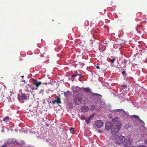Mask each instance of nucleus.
<instances>
[{"label":"nucleus","mask_w":147,"mask_h":147,"mask_svg":"<svg viewBox=\"0 0 147 147\" xmlns=\"http://www.w3.org/2000/svg\"><path fill=\"white\" fill-rule=\"evenodd\" d=\"M121 125L120 123L116 122L113 123L112 127L111 128V132L113 135H117L121 127Z\"/></svg>","instance_id":"1"},{"label":"nucleus","mask_w":147,"mask_h":147,"mask_svg":"<svg viewBox=\"0 0 147 147\" xmlns=\"http://www.w3.org/2000/svg\"><path fill=\"white\" fill-rule=\"evenodd\" d=\"M83 99L82 96H80L79 94L74 96L73 101L74 103L76 105H79L81 103Z\"/></svg>","instance_id":"2"},{"label":"nucleus","mask_w":147,"mask_h":147,"mask_svg":"<svg viewBox=\"0 0 147 147\" xmlns=\"http://www.w3.org/2000/svg\"><path fill=\"white\" fill-rule=\"evenodd\" d=\"M115 137L116 138L115 140V144H121L122 143L123 144V141L125 138V136H118L117 135L115 136Z\"/></svg>","instance_id":"3"},{"label":"nucleus","mask_w":147,"mask_h":147,"mask_svg":"<svg viewBox=\"0 0 147 147\" xmlns=\"http://www.w3.org/2000/svg\"><path fill=\"white\" fill-rule=\"evenodd\" d=\"M133 142V140L130 138H127L125 139L123 141V145L124 147H128L130 146Z\"/></svg>","instance_id":"4"},{"label":"nucleus","mask_w":147,"mask_h":147,"mask_svg":"<svg viewBox=\"0 0 147 147\" xmlns=\"http://www.w3.org/2000/svg\"><path fill=\"white\" fill-rule=\"evenodd\" d=\"M83 91L84 92L86 93H90L92 94V96L93 97H98L100 96V97H102V96L100 94L97 93H94L92 92V90L89 88H84L83 90Z\"/></svg>","instance_id":"5"},{"label":"nucleus","mask_w":147,"mask_h":147,"mask_svg":"<svg viewBox=\"0 0 147 147\" xmlns=\"http://www.w3.org/2000/svg\"><path fill=\"white\" fill-rule=\"evenodd\" d=\"M113 125L112 123L110 121H107L106 123L105 129L106 130H111V128L112 127V126Z\"/></svg>","instance_id":"6"},{"label":"nucleus","mask_w":147,"mask_h":147,"mask_svg":"<svg viewBox=\"0 0 147 147\" xmlns=\"http://www.w3.org/2000/svg\"><path fill=\"white\" fill-rule=\"evenodd\" d=\"M96 127L98 128H100L102 127L103 125V122L101 120H97L95 123Z\"/></svg>","instance_id":"7"},{"label":"nucleus","mask_w":147,"mask_h":147,"mask_svg":"<svg viewBox=\"0 0 147 147\" xmlns=\"http://www.w3.org/2000/svg\"><path fill=\"white\" fill-rule=\"evenodd\" d=\"M42 84V82L40 81H38L37 80H35L34 79L33 84L35 85L36 87V90L38 89V88L39 86L40 85Z\"/></svg>","instance_id":"8"},{"label":"nucleus","mask_w":147,"mask_h":147,"mask_svg":"<svg viewBox=\"0 0 147 147\" xmlns=\"http://www.w3.org/2000/svg\"><path fill=\"white\" fill-rule=\"evenodd\" d=\"M60 95L59 96H57L56 97V99L55 100H53L52 101V103L54 104L55 103H57V104H59L61 103V99L60 98Z\"/></svg>","instance_id":"9"},{"label":"nucleus","mask_w":147,"mask_h":147,"mask_svg":"<svg viewBox=\"0 0 147 147\" xmlns=\"http://www.w3.org/2000/svg\"><path fill=\"white\" fill-rule=\"evenodd\" d=\"M81 111L83 112H86L88 110V108L86 106H83L81 107Z\"/></svg>","instance_id":"10"},{"label":"nucleus","mask_w":147,"mask_h":147,"mask_svg":"<svg viewBox=\"0 0 147 147\" xmlns=\"http://www.w3.org/2000/svg\"><path fill=\"white\" fill-rule=\"evenodd\" d=\"M25 90L26 91L28 92H31V89H30V84H28L25 86Z\"/></svg>","instance_id":"11"},{"label":"nucleus","mask_w":147,"mask_h":147,"mask_svg":"<svg viewBox=\"0 0 147 147\" xmlns=\"http://www.w3.org/2000/svg\"><path fill=\"white\" fill-rule=\"evenodd\" d=\"M10 119H11V118H10L8 116H6L3 118V121L4 122L7 123L9 122Z\"/></svg>","instance_id":"12"},{"label":"nucleus","mask_w":147,"mask_h":147,"mask_svg":"<svg viewBox=\"0 0 147 147\" xmlns=\"http://www.w3.org/2000/svg\"><path fill=\"white\" fill-rule=\"evenodd\" d=\"M20 96V98L26 100L28 98V96L25 94L21 93Z\"/></svg>","instance_id":"13"},{"label":"nucleus","mask_w":147,"mask_h":147,"mask_svg":"<svg viewBox=\"0 0 147 147\" xmlns=\"http://www.w3.org/2000/svg\"><path fill=\"white\" fill-rule=\"evenodd\" d=\"M115 112H121L123 114H125V112L124 110L122 109H116L115 110Z\"/></svg>","instance_id":"14"},{"label":"nucleus","mask_w":147,"mask_h":147,"mask_svg":"<svg viewBox=\"0 0 147 147\" xmlns=\"http://www.w3.org/2000/svg\"><path fill=\"white\" fill-rule=\"evenodd\" d=\"M70 94V92L69 91H67V92H65L64 93V96L66 98H68V96Z\"/></svg>","instance_id":"15"},{"label":"nucleus","mask_w":147,"mask_h":147,"mask_svg":"<svg viewBox=\"0 0 147 147\" xmlns=\"http://www.w3.org/2000/svg\"><path fill=\"white\" fill-rule=\"evenodd\" d=\"M30 85L31 90H36V87L35 86V85L33 84V83L32 84H30Z\"/></svg>","instance_id":"16"},{"label":"nucleus","mask_w":147,"mask_h":147,"mask_svg":"<svg viewBox=\"0 0 147 147\" xmlns=\"http://www.w3.org/2000/svg\"><path fill=\"white\" fill-rule=\"evenodd\" d=\"M91 117H89L88 118L85 119V122L88 124L90 122V120L92 119Z\"/></svg>","instance_id":"17"},{"label":"nucleus","mask_w":147,"mask_h":147,"mask_svg":"<svg viewBox=\"0 0 147 147\" xmlns=\"http://www.w3.org/2000/svg\"><path fill=\"white\" fill-rule=\"evenodd\" d=\"M110 62L112 63H113L115 60V57L113 56L111 57V58H110Z\"/></svg>","instance_id":"18"},{"label":"nucleus","mask_w":147,"mask_h":147,"mask_svg":"<svg viewBox=\"0 0 147 147\" xmlns=\"http://www.w3.org/2000/svg\"><path fill=\"white\" fill-rule=\"evenodd\" d=\"M36 118L37 119L38 121H42V119L41 117H39V116L38 115H36Z\"/></svg>","instance_id":"19"},{"label":"nucleus","mask_w":147,"mask_h":147,"mask_svg":"<svg viewBox=\"0 0 147 147\" xmlns=\"http://www.w3.org/2000/svg\"><path fill=\"white\" fill-rule=\"evenodd\" d=\"M138 119L141 122V124H142V125L143 127H144L145 125L144 122L143 121L140 119V118H138Z\"/></svg>","instance_id":"20"},{"label":"nucleus","mask_w":147,"mask_h":147,"mask_svg":"<svg viewBox=\"0 0 147 147\" xmlns=\"http://www.w3.org/2000/svg\"><path fill=\"white\" fill-rule=\"evenodd\" d=\"M95 106L94 105H93L90 106V110L91 111H92L93 110L95 109Z\"/></svg>","instance_id":"21"},{"label":"nucleus","mask_w":147,"mask_h":147,"mask_svg":"<svg viewBox=\"0 0 147 147\" xmlns=\"http://www.w3.org/2000/svg\"><path fill=\"white\" fill-rule=\"evenodd\" d=\"M131 117L133 118H138H138H139L138 116L136 115H133L131 116Z\"/></svg>","instance_id":"22"},{"label":"nucleus","mask_w":147,"mask_h":147,"mask_svg":"<svg viewBox=\"0 0 147 147\" xmlns=\"http://www.w3.org/2000/svg\"><path fill=\"white\" fill-rule=\"evenodd\" d=\"M123 63H124V64L125 65V67H126V66H125V65H126V64L127 60L126 59H124L123 60Z\"/></svg>","instance_id":"23"},{"label":"nucleus","mask_w":147,"mask_h":147,"mask_svg":"<svg viewBox=\"0 0 147 147\" xmlns=\"http://www.w3.org/2000/svg\"><path fill=\"white\" fill-rule=\"evenodd\" d=\"M122 88L123 89H124L127 88V86L126 85H121Z\"/></svg>","instance_id":"24"},{"label":"nucleus","mask_w":147,"mask_h":147,"mask_svg":"<svg viewBox=\"0 0 147 147\" xmlns=\"http://www.w3.org/2000/svg\"><path fill=\"white\" fill-rule=\"evenodd\" d=\"M137 147H147L146 146L144 145H140L138 146Z\"/></svg>","instance_id":"25"},{"label":"nucleus","mask_w":147,"mask_h":147,"mask_svg":"<svg viewBox=\"0 0 147 147\" xmlns=\"http://www.w3.org/2000/svg\"><path fill=\"white\" fill-rule=\"evenodd\" d=\"M76 76H77L76 74L73 75L71 76V78L76 77Z\"/></svg>","instance_id":"26"},{"label":"nucleus","mask_w":147,"mask_h":147,"mask_svg":"<svg viewBox=\"0 0 147 147\" xmlns=\"http://www.w3.org/2000/svg\"><path fill=\"white\" fill-rule=\"evenodd\" d=\"M76 75L77 76L78 75V76H79L80 77H82V75L80 74H78V73H77Z\"/></svg>","instance_id":"27"},{"label":"nucleus","mask_w":147,"mask_h":147,"mask_svg":"<svg viewBox=\"0 0 147 147\" xmlns=\"http://www.w3.org/2000/svg\"><path fill=\"white\" fill-rule=\"evenodd\" d=\"M144 143L146 144L147 145V140H144Z\"/></svg>","instance_id":"28"},{"label":"nucleus","mask_w":147,"mask_h":147,"mask_svg":"<svg viewBox=\"0 0 147 147\" xmlns=\"http://www.w3.org/2000/svg\"><path fill=\"white\" fill-rule=\"evenodd\" d=\"M48 102L50 103H51L52 102V101L49 100H48Z\"/></svg>","instance_id":"29"},{"label":"nucleus","mask_w":147,"mask_h":147,"mask_svg":"<svg viewBox=\"0 0 147 147\" xmlns=\"http://www.w3.org/2000/svg\"><path fill=\"white\" fill-rule=\"evenodd\" d=\"M74 128H72V127H71V128L70 129H69V130H70V131H72L73 130H74Z\"/></svg>","instance_id":"30"},{"label":"nucleus","mask_w":147,"mask_h":147,"mask_svg":"<svg viewBox=\"0 0 147 147\" xmlns=\"http://www.w3.org/2000/svg\"><path fill=\"white\" fill-rule=\"evenodd\" d=\"M6 145H3L2 146H0V147H6Z\"/></svg>","instance_id":"31"},{"label":"nucleus","mask_w":147,"mask_h":147,"mask_svg":"<svg viewBox=\"0 0 147 147\" xmlns=\"http://www.w3.org/2000/svg\"><path fill=\"white\" fill-rule=\"evenodd\" d=\"M125 74V71H123L122 72V74H123V75H124Z\"/></svg>","instance_id":"32"},{"label":"nucleus","mask_w":147,"mask_h":147,"mask_svg":"<svg viewBox=\"0 0 147 147\" xmlns=\"http://www.w3.org/2000/svg\"><path fill=\"white\" fill-rule=\"evenodd\" d=\"M96 68L97 69H100V67H99V66H97L96 67Z\"/></svg>","instance_id":"33"},{"label":"nucleus","mask_w":147,"mask_h":147,"mask_svg":"<svg viewBox=\"0 0 147 147\" xmlns=\"http://www.w3.org/2000/svg\"><path fill=\"white\" fill-rule=\"evenodd\" d=\"M21 77L22 78H23L24 77V76H21Z\"/></svg>","instance_id":"34"},{"label":"nucleus","mask_w":147,"mask_h":147,"mask_svg":"<svg viewBox=\"0 0 147 147\" xmlns=\"http://www.w3.org/2000/svg\"><path fill=\"white\" fill-rule=\"evenodd\" d=\"M25 81V80H22V82H24Z\"/></svg>","instance_id":"35"},{"label":"nucleus","mask_w":147,"mask_h":147,"mask_svg":"<svg viewBox=\"0 0 147 147\" xmlns=\"http://www.w3.org/2000/svg\"><path fill=\"white\" fill-rule=\"evenodd\" d=\"M47 126H48V124H47Z\"/></svg>","instance_id":"36"}]
</instances>
